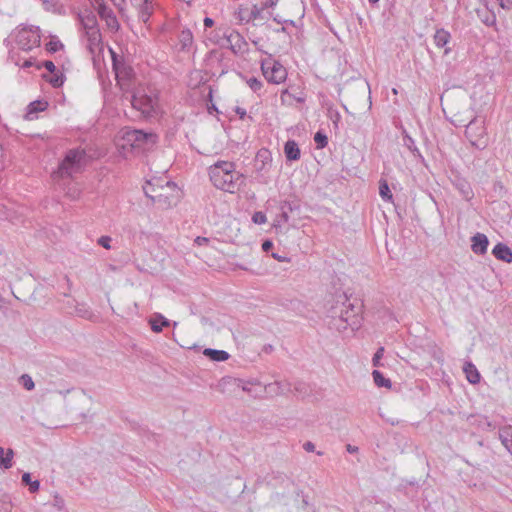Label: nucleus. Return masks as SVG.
I'll use <instances>...</instances> for the list:
<instances>
[{
	"label": "nucleus",
	"instance_id": "f257e3e1",
	"mask_svg": "<svg viewBox=\"0 0 512 512\" xmlns=\"http://www.w3.org/2000/svg\"><path fill=\"white\" fill-rule=\"evenodd\" d=\"M212 185L224 192L235 193L243 183L244 176L231 161L219 160L208 168Z\"/></svg>",
	"mask_w": 512,
	"mask_h": 512
},
{
	"label": "nucleus",
	"instance_id": "f03ea898",
	"mask_svg": "<svg viewBox=\"0 0 512 512\" xmlns=\"http://www.w3.org/2000/svg\"><path fill=\"white\" fill-rule=\"evenodd\" d=\"M157 136L153 133H144L141 130L130 128L122 129L117 138L116 146L123 156H127L135 149H149L155 145Z\"/></svg>",
	"mask_w": 512,
	"mask_h": 512
},
{
	"label": "nucleus",
	"instance_id": "7ed1b4c3",
	"mask_svg": "<svg viewBox=\"0 0 512 512\" xmlns=\"http://www.w3.org/2000/svg\"><path fill=\"white\" fill-rule=\"evenodd\" d=\"M145 194L154 202L171 206L181 197V190L175 183L154 178L146 182L143 187Z\"/></svg>",
	"mask_w": 512,
	"mask_h": 512
},
{
	"label": "nucleus",
	"instance_id": "20e7f679",
	"mask_svg": "<svg viewBox=\"0 0 512 512\" xmlns=\"http://www.w3.org/2000/svg\"><path fill=\"white\" fill-rule=\"evenodd\" d=\"M87 162L86 153L83 149H70L65 154L59 165L58 173L61 177L72 176L82 170Z\"/></svg>",
	"mask_w": 512,
	"mask_h": 512
},
{
	"label": "nucleus",
	"instance_id": "39448f33",
	"mask_svg": "<svg viewBox=\"0 0 512 512\" xmlns=\"http://www.w3.org/2000/svg\"><path fill=\"white\" fill-rule=\"evenodd\" d=\"M261 72L268 83L279 85L286 81L288 71L279 61L266 58L261 61Z\"/></svg>",
	"mask_w": 512,
	"mask_h": 512
},
{
	"label": "nucleus",
	"instance_id": "423d86ee",
	"mask_svg": "<svg viewBox=\"0 0 512 512\" xmlns=\"http://www.w3.org/2000/svg\"><path fill=\"white\" fill-rule=\"evenodd\" d=\"M109 52L112 58L117 83L122 90L128 91L134 78L133 70L119 59L112 48H109Z\"/></svg>",
	"mask_w": 512,
	"mask_h": 512
},
{
	"label": "nucleus",
	"instance_id": "0eeeda50",
	"mask_svg": "<svg viewBox=\"0 0 512 512\" xmlns=\"http://www.w3.org/2000/svg\"><path fill=\"white\" fill-rule=\"evenodd\" d=\"M40 30L37 27H23L16 32L17 45L26 51L40 45Z\"/></svg>",
	"mask_w": 512,
	"mask_h": 512
},
{
	"label": "nucleus",
	"instance_id": "6e6552de",
	"mask_svg": "<svg viewBox=\"0 0 512 512\" xmlns=\"http://www.w3.org/2000/svg\"><path fill=\"white\" fill-rule=\"evenodd\" d=\"M132 105L143 115L150 116L158 107V98L156 95L144 94L142 90H138L132 98Z\"/></svg>",
	"mask_w": 512,
	"mask_h": 512
},
{
	"label": "nucleus",
	"instance_id": "1a4fd4ad",
	"mask_svg": "<svg viewBox=\"0 0 512 512\" xmlns=\"http://www.w3.org/2000/svg\"><path fill=\"white\" fill-rule=\"evenodd\" d=\"M261 12H263V7H259L256 4H243L239 6L236 12V16L241 23H249L257 19L260 16Z\"/></svg>",
	"mask_w": 512,
	"mask_h": 512
},
{
	"label": "nucleus",
	"instance_id": "9d476101",
	"mask_svg": "<svg viewBox=\"0 0 512 512\" xmlns=\"http://www.w3.org/2000/svg\"><path fill=\"white\" fill-rule=\"evenodd\" d=\"M98 13L100 17L106 22V25L111 30H118L119 22L113 12L108 9L103 3H99Z\"/></svg>",
	"mask_w": 512,
	"mask_h": 512
},
{
	"label": "nucleus",
	"instance_id": "9b49d317",
	"mask_svg": "<svg viewBox=\"0 0 512 512\" xmlns=\"http://www.w3.org/2000/svg\"><path fill=\"white\" fill-rule=\"evenodd\" d=\"M488 247V239L486 235L477 233L472 238V250L476 254H484Z\"/></svg>",
	"mask_w": 512,
	"mask_h": 512
},
{
	"label": "nucleus",
	"instance_id": "f8f14e48",
	"mask_svg": "<svg viewBox=\"0 0 512 512\" xmlns=\"http://www.w3.org/2000/svg\"><path fill=\"white\" fill-rule=\"evenodd\" d=\"M284 153L289 161H296L300 159L301 151L298 144L294 140H288L284 145Z\"/></svg>",
	"mask_w": 512,
	"mask_h": 512
},
{
	"label": "nucleus",
	"instance_id": "ddd939ff",
	"mask_svg": "<svg viewBox=\"0 0 512 512\" xmlns=\"http://www.w3.org/2000/svg\"><path fill=\"white\" fill-rule=\"evenodd\" d=\"M493 255L499 259V260H502V261H505V262H512V251L511 249L502 244V243H498L494 248H493V251H492Z\"/></svg>",
	"mask_w": 512,
	"mask_h": 512
},
{
	"label": "nucleus",
	"instance_id": "4468645a",
	"mask_svg": "<svg viewBox=\"0 0 512 512\" xmlns=\"http://www.w3.org/2000/svg\"><path fill=\"white\" fill-rule=\"evenodd\" d=\"M149 323L152 331H154L155 333H159L163 330L164 327L169 326V321L160 314H157L150 318Z\"/></svg>",
	"mask_w": 512,
	"mask_h": 512
},
{
	"label": "nucleus",
	"instance_id": "2eb2a0df",
	"mask_svg": "<svg viewBox=\"0 0 512 512\" xmlns=\"http://www.w3.org/2000/svg\"><path fill=\"white\" fill-rule=\"evenodd\" d=\"M463 371L466 375L467 380L470 383L476 384L480 381V374L477 368L472 363H466L464 365Z\"/></svg>",
	"mask_w": 512,
	"mask_h": 512
},
{
	"label": "nucleus",
	"instance_id": "dca6fc26",
	"mask_svg": "<svg viewBox=\"0 0 512 512\" xmlns=\"http://www.w3.org/2000/svg\"><path fill=\"white\" fill-rule=\"evenodd\" d=\"M64 48L63 43L58 39L57 36H50L49 41L45 44V49L49 53H55Z\"/></svg>",
	"mask_w": 512,
	"mask_h": 512
},
{
	"label": "nucleus",
	"instance_id": "f3484780",
	"mask_svg": "<svg viewBox=\"0 0 512 512\" xmlns=\"http://www.w3.org/2000/svg\"><path fill=\"white\" fill-rule=\"evenodd\" d=\"M450 41V34L444 29H439L434 35V42L437 47H444Z\"/></svg>",
	"mask_w": 512,
	"mask_h": 512
},
{
	"label": "nucleus",
	"instance_id": "a211bd4d",
	"mask_svg": "<svg viewBox=\"0 0 512 512\" xmlns=\"http://www.w3.org/2000/svg\"><path fill=\"white\" fill-rule=\"evenodd\" d=\"M13 450L8 449L5 453L4 448L0 447V467L10 468L12 466Z\"/></svg>",
	"mask_w": 512,
	"mask_h": 512
},
{
	"label": "nucleus",
	"instance_id": "6ab92c4d",
	"mask_svg": "<svg viewBox=\"0 0 512 512\" xmlns=\"http://www.w3.org/2000/svg\"><path fill=\"white\" fill-rule=\"evenodd\" d=\"M139 10V17L144 23H146L153 13V3L149 0V3L142 4V7H137Z\"/></svg>",
	"mask_w": 512,
	"mask_h": 512
},
{
	"label": "nucleus",
	"instance_id": "aec40b11",
	"mask_svg": "<svg viewBox=\"0 0 512 512\" xmlns=\"http://www.w3.org/2000/svg\"><path fill=\"white\" fill-rule=\"evenodd\" d=\"M44 78L47 82H49L53 87H60L63 85L65 77L62 73L55 71L51 73L50 76L44 75Z\"/></svg>",
	"mask_w": 512,
	"mask_h": 512
},
{
	"label": "nucleus",
	"instance_id": "412c9836",
	"mask_svg": "<svg viewBox=\"0 0 512 512\" xmlns=\"http://www.w3.org/2000/svg\"><path fill=\"white\" fill-rule=\"evenodd\" d=\"M373 380L378 387L391 388V381L383 376L378 370H374L372 373Z\"/></svg>",
	"mask_w": 512,
	"mask_h": 512
},
{
	"label": "nucleus",
	"instance_id": "4be33fe9",
	"mask_svg": "<svg viewBox=\"0 0 512 512\" xmlns=\"http://www.w3.org/2000/svg\"><path fill=\"white\" fill-rule=\"evenodd\" d=\"M48 107V102L43 100H36L29 104L28 115L45 111Z\"/></svg>",
	"mask_w": 512,
	"mask_h": 512
},
{
	"label": "nucleus",
	"instance_id": "5701e85b",
	"mask_svg": "<svg viewBox=\"0 0 512 512\" xmlns=\"http://www.w3.org/2000/svg\"><path fill=\"white\" fill-rule=\"evenodd\" d=\"M379 194L383 200L391 202L393 195L386 180L379 182Z\"/></svg>",
	"mask_w": 512,
	"mask_h": 512
},
{
	"label": "nucleus",
	"instance_id": "b1692460",
	"mask_svg": "<svg viewBox=\"0 0 512 512\" xmlns=\"http://www.w3.org/2000/svg\"><path fill=\"white\" fill-rule=\"evenodd\" d=\"M86 34L88 36L91 49H93V47L99 48V46L101 44V34H100L99 29L93 28L92 31H89Z\"/></svg>",
	"mask_w": 512,
	"mask_h": 512
},
{
	"label": "nucleus",
	"instance_id": "393cba45",
	"mask_svg": "<svg viewBox=\"0 0 512 512\" xmlns=\"http://www.w3.org/2000/svg\"><path fill=\"white\" fill-rule=\"evenodd\" d=\"M204 353L216 361H224L228 359V353L225 351L206 349Z\"/></svg>",
	"mask_w": 512,
	"mask_h": 512
},
{
	"label": "nucleus",
	"instance_id": "a878e982",
	"mask_svg": "<svg viewBox=\"0 0 512 512\" xmlns=\"http://www.w3.org/2000/svg\"><path fill=\"white\" fill-rule=\"evenodd\" d=\"M82 22H83V26L86 30V33H88L89 31H92L93 28L98 29L97 24H96V19L94 16H87L82 19Z\"/></svg>",
	"mask_w": 512,
	"mask_h": 512
},
{
	"label": "nucleus",
	"instance_id": "bb28decb",
	"mask_svg": "<svg viewBox=\"0 0 512 512\" xmlns=\"http://www.w3.org/2000/svg\"><path fill=\"white\" fill-rule=\"evenodd\" d=\"M22 481L26 485H29V490L31 492H36L39 489V482L38 481H31L29 473H24L23 474Z\"/></svg>",
	"mask_w": 512,
	"mask_h": 512
},
{
	"label": "nucleus",
	"instance_id": "cd10ccee",
	"mask_svg": "<svg viewBox=\"0 0 512 512\" xmlns=\"http://www.w3.org/2000/svg\"><path fill=\"white\" fill-rule=\"evenodd\" d=\"M257 160H261L264 163L272 160L271 152L268 149H260L256 155Z\"/></svg>",
	"mask_w": 512,
	"mask_h": 512
},
{
	"label": "nucleus",
	"instance_id": "c85d7f7f",
	"mask_svg": "<svg viewBox=\"0 0 512 512\" xmlns=\"http://www.w3.org/2000/svg\"><path fill=\"white\" fill-rule=\"evenodd\" d=\"M314 141L317 143L319 148H324L328 144L326 135L317 132L314 136Z\"/></svg>",
	"mask_w": 512,
	"mask_h": 512
},
{
	"label": "nucleus",
	"instance_id": "c756f323",
	"mask_svg": "<svg viewBox=\"0 0 512 512\" xmlns=\"http://www.w3.org/2000/svg\"><path fill=\"white\" fill-rule=\"evenodd\" d=\"M247 84L248 86L253 90V91H259L261 88H262V82L260 80H258L257 78L255 77H251L247 80Z\"/></svg>",
	"mask_w": 512,
	"mask_h": 512
},
{
	"label": "nucleus",
	"instance_id": "7c9ffc66",
	"mask_svg": "<svg viewBox=\"0 0 512 512\" xmlns=\"http://www.w3.org/2000/svg\"><path fill=\"white\" fill-rule=\"evenodd\" d=\"M252 221L255 224H264L267 222V217L263 212H255L252 216Z\"/></svg>",
	"mask_w": 512,
	"mask_h": 512
},
{
	"label": "nucleus",
	"instance_id": "2f4dec72",
	"mask_svg": "<svg viewBox=\"0 0 512 512\" xmlns=\"http://www.w3.org/2000/svg\"><path fill=\"white\" fill-rule=\"evenodd\" d=\"M21 383L27 390H32L34 388V382L32 378L28 375H23L21 377Z\"/></svg>",
	"mask_w": 512,
	"mask_h": 512
},
{
	"label": "nucleus",
	"instance_id": "473e14b6",
	"mask_svg": "<svg viewBox=\"0 0 512 512\" xmlns=\"http://www.w3.org/2000/svg\"><path fill=\"white\" fill-rule=\"evenodd\" d=\"M383 355H384V347H380L377 350V352L374 354L373 359H372L374 366H380V364H381L380 361H381Z\"/></svg>",
	"mask_w": 512,
	"mask_h": 512
},
{
	"label": "nucleus",
	"instance_id": "72a5a7b5",
	"mask_svg": "<svg viewBox=\"0 0 512 512\" xmlns=\"http://www.w3.org/2000/svg\"><path fill=\"white\" fill-rule=\"evenodd\" d=\"M43 67H45L47 69V71L50 72V73H54L56 71V66H55V64L52 61H45L43 63ZM36 68L37 69H41L42 65L41 64H37Z\"/></svg>",
	"mask_w": 512,
	"mask_h": 512
},
{
	"label": "nucleus",
	"instance_id": "f704fd0d",
	"mask_svg": "<svg viewBox=\"0 0 512 512\" xmlns=\"http://www.w3.org/2000/svg\"><path fill=\"white\" fill-rule=\"evenodd\" d=\"M110 243H111V237H109V236H101L98 239V244L108 250L111 248Z\"/></svg>",
	"mask_w": 512,
	"mask_h": 512
},
{
	"label": "nucleus",
	"instance_id": "c9c22d12",
	"mask_svg": "<svg viewBox=\"0 0 512 512\" xmlns=\"http://www.w3.org/2000/svg\"><path fill=\"white\" fill-rule=\"evenodd\" d=\"M194 243L197 246H204V245H207L209 243V239L206 238V237L198 236V237L195 238Z\"/></svg>",
	"mask_w": 512,
	"mask_h": 512
},
{
	"label": "nucleus",
	"instance_id": "e433bc0d",
	"mask_svg": "<svg viewBox=\"0 0 512 512\" xmlns=\"http://www.w3.org/2000/svg\"><path fill=\"white\" fill-rule=\"evenodd\" d=\"M276 5V0H266L261 5H258L259 7H263V11L267 8H271Z\"/></svg>",
	"mask_w": 512,
	"mask_h": 512
},
{
	"label": "nucleus",
	"instance_id": "4c0bfd02",
	"mask_svg": "<svg viewBox=\"0 0 512 512\" xmlns=\"http://www.w3.org/2000/svg\"><path fill=\"white\" fill-rule=\"evenodd\" d=\"M273 247V243L270 240H266L262 243L263 251L267 252Z\"/></svg>",
	"mask_w": 512,
	"mask_h": 512
},
{
	"label": "nucleus",
	"instance_id": "58836bf2",
	"mask_svg": "<svg viewBox=\"0 0 512 512\" xmlns=\"http://www.w3.org/2000/svg\"><path fill=\"white\" fill-rule=\"evenodd\" d=\"M111 1L119 9L120 12L123 11V5L125 3V0H111Z\"/></svg>",
	"mask_w": 512,
	"mask_h": 512
},
{
	"label": "nucleus",
	"instance_id": "ea45409f",
	"mask_svg": "<svg viewBox=\"0 0 512 512\" xmlns=\"http://www.w3.org/2000/svg\"><path fill=\"white\" fill-rule=\"evenodd\" d=\"M132 4L137 7H142V4L149 3V0H131Z\"/></svg>",
	"mask_w": 512,
	"mask_h": 512
},
{
	"label": "nucleus",
	"instance_id": "a19ab883",
	"mask_svg": "<svg viewBox=\"0 0 512 512\" xmlns=\"http://www.w3.org/2000/svg\"><path fill=\"white\" fill-rule=\"evenodd\" d=\"M272 257L279 262H288L289 261L287 257L280 256L276 253H272Z\"/></svg>",
	"mask_w": 512,
	"mask_h": 512
},
{
	"label": "nucleus",
	"instance_id": "79ce46f5",
	"mask_svg": "<svg viewBox=\"0 0 512 512\" xmlns=\"http://www.w3.org/2000/svg\"><path fill=\"white\" fill-rule=\"evenodd\" d=\"M213 24H214V21H213L211 18L206 17V18L204 19V25H205V27H208V28H209V27H212V26H213Z\"/></svg>",
	"mask_w": 512,
	"mask_h": 512
},
{
	"label": "nucleus",
	"instance_id": "37998d69",
	"mask_svg": "<svg viewBox=\"0 0 512 512\" xmlns=\"http://www.w3.org/2000/svg\"><path fill=\"white\" fill-rule=\"evenodd\" d=\"M304 448L306 451L308 452H312L314 451V445L311 443V442H307L305 445H304Z\"/></svg>",
	"mask_w": 512,
	"mask_h": 512
},
{
	"label": "nucleus",
	"instance_id": "c03bdc74",
	"mask_svg": "<svg viewBox=\"0 0 512 512\" xmlns=\"http://www.w3.org/2000/svg\"><path fill=\"white\" fill-rule=\"evenodd\" d=\"M236 112H237V114L240 115L241 119H243L244 116L246 115V111L244 109H241V108H237Z\"/></svg>",
	"mask_w": 512,
	"mask_h": 512
},
{
	"label": "nucleus",
	"instance_id": "a18cd8bd",
	"mask_svg": "<svg viewBox=\"0 0 512 512\" xmlns=\"http://www.w3.org/2000/svg\"><path fill=\"white\" fill-rule=\"evenodd\" d=\"M33 65V62L31 60H27L23 63V67L28 68Z\"/></svg>",
	"mask_w": 512,
	"mask_h": 512
},
{
	"label": "nucleus",
	"instance_id": "49530a36",
	"mask_svg": "<svg viewBox=\"0 0 512 512\" xmlns=\"http://www.w3.org/2000/svg\"><path fill=\"white\" fill-rule=\"evenodd\" d=\"M347 450H348L349 452H355V451H356V448H353L351 445H348V446H347Z\"/></svg>",
	"mask_w": 512,
	"mask_h": 512
},
{
	"label": "nucleus",
	"instance_id": "de8ad7c7",
	"mask_svg": "<svg viewBox=\"0 0 512 512\" xmlns=\"http://www.w3.org/2000/svg\"><path fill=\"white\" fill-rule=\"evenodd\" d=\"M369 1L375 3V2H378L379 0H369Z\"/></svg>",
	"mask_w": 512,
	"mask_h": 512
}]
</instances>
